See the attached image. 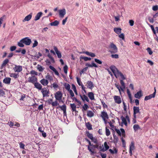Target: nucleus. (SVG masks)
I'll return each mask as SVG.
<instances>
[{
  "label": "nucleus",
  "instance_id": "1",
  "mask_svg": "<svg viewBox=\"0 0 158 158\" xmlns=\"http://www.w3.org/2000/svg\"><path fill=\"white\" fill-rule=\"evenodd\" d=\"M110 68L116 78H117V77L119 76L121 77L122 79L121 80H123L126 79V78L124 76L122 73L119 71L115 66L114 65H111L110 67Z\"/></svg>",
  "mask_w": 158,
  "mask_h": 158
},
{
  "label": "nucleus",
  "instance_id": "2",
  "mask_svg": "<svg viewBox=\"0 0 158 158\" xmlns=\"http://www.w3.org/2000/svg\"><path fill=\"white\" fill-rule=\"evenodd\" d=\"M109 48L110 49L109 52L111 54L116 53L118 52V48L115 44L113 43L110 44Z\"/></svg>",
  "mask_w": 158,
  "mask_h": 158
},
{
  "label": "nucleus",
  "instance_id": "3",
  "mask_svg": "<svg viewBox=\"0 0 158 158\" xmlns=\"http://www.w3.org/2000/svg\"><path fill=\"white\" fill-rule=\"evenodd\" d=\"M22 42L26 45H29L31 43V40L28 37L22 39Z\"/></svg>",
  "mask_w": 158,
  "mask_h": 158
},
{
  "label": "nucleus",
  "instance_id": "4",
  "mask_svg": "<svg viewBox=\"0 0 158 158\" xmlns=\"http://www.w3.org/2000/svg\"><path fill=\"white\" fill-rule=\"evenodd\" d=\"M38 79L35 76H32L28 78V81L29 82L31 83L34 84L36 82H37Z\"/></svg>",
  "mask_w": 158,
  "mask_h": 158
},
{
  "label": "nucleus",
  "instance_id": "5",
  "mask_svg": "<svg viewBox=\"0 0 158 158\" xmlns=\"http://www.w3.org/2000/svg\"><path fill=\"white\" fill-rule=\"evenodd\" d=\"M58 12L59 16L61 18H63L66 13V10L65 9L59 10Z\"/></svg>",
  "mask_w": 158,
  "mask_h": 158
},
{
  "label": "nucleus",
  "instance_id": "6",
  "mask_svg": "<svg viewBox=\"0 0 158 158\" xmlns=\"http://www.w3.org/2000/svg\"><path fill=\"white\" fill-rule=\"evenodd\" d=\"M22 67L21 65H15L13 69L15 72H20L22 70Z\"/></svg>",
  "mask_w": 158,
  "mask_h": 158
},
{
  "label": "nucleus",
  "instance_id": "7",
  "mask_svg": "<svg viewBox=\"0 0 158 158\" xmlns=\"http://www.w3.org/2000/svg\"><path fill=\"white\" fill-rule=\"evenodd\" d=\"M143 95V93L141 90L137 92L135 94L134 96L136 98L139 99Z\"/></svg>",
  "mask_w": 158,
  "mask_h": 158
},
{
  "label": "nucleus",
  "instance_id": "8",
  "mask_svg": "<svg viewBox=\"0 0 158 158\" xmlns=\"http://www.w3.org/2000/svg\"><path fill=\"white\" fill-rule=\"evenodd\" d=\"M87 149L89 152H90L91 155L93 154L96 153L95 152V149L94 148L91 146H87Z\"/></svg>",
  "mask_w": 158,
  "mask_h": 158
},
{
  "label": "nucleus",
  "instance_id": "9",
  "mask_svg": "<svg viewBox=\"0 0 158 158\" xmlns=\"http://www.w3.org/2000/svg\"><path fill=\"white\" fill-rule=\"evenodd\" d=\"M41 90L44 97L48 96V90H47L45 88L42 89Z\"/></svg>",
  "mask_w": 158,
  "mask_h": 158
},
{
  "label": "nucleus",
  "instance_id": "10",
  "mask_svg": "<svg viewBox=\"0 0 158 158\" xmlns=\"http://www.w3.org/2000/svg\"><path fill=\"white\" fill-rule=\"evenodd\" d=\"M62 93L61 91L57 92L55 94V97L56 99H61L62 97Z\"/></svg>",
  "mask_w": 158,
  "mask_h": 158
},
{
  "label": "nucleus",
  "instance_id": "11",
  "mask_svg": "<svg viewBox=\"0 0 158 158\" xmlns=\"http://www.w3.org/2000/svg\"><path fill=\"white\" fill-rule=\"evenodd\" d=\"M133 115L134 117L135 118L136 114L139 113V107L136 106H134L133 107Z\"/></svg>",
  "mask_w": 158,
  "mask_h": 158
},
{
  "label": "nucleus",
  "instance_id": "12",
  "mask_svg": "<svg viewBox=\"0 0 158 158\" xmlns=\"http://www.w3.org/2000/svg\"><path fill=\"white\" fill-rule=\"evenodd\" d=\"M53 49L56 54L58 57V58H61L62 57L61 54V52L58 50L56 46H54Z\"/></svg>",
  "mask_w": 158,
  "mask_h": 158
},
{
  "label": "nucleus",
  "instance_id": "13",
  "mask_svg": "<svg viewBox=\"0 0 158 158\" xmlns=\"http://www.w3.org/2000/svg\"><path fill=\"white\" fill-rule=\"evenodd\" d=\"M70 107L71 108L72 111L73 112H75V113H77L78 111L76 110V105L75 103L70 104Z\"/></svg>",
  "mask_w": 158,
  "mask_h": 158
},
{
  "label": "nucleus",
  "instance_id": "14",
  "mask_svg": "<svg viewBox=\"0 0 158 158\" xmlns=\"http://www.w3.org/2000/svg\"><path fill=\"white\" fill-rule=\"evenodd\" d=\"M40 82L43 85L45 86L48 85L49 82L48 80L43 78L40 81Z\"/></svg>",
  "mask_w": 158,
  "mask_h": 158
},
{
  "label": "nucleus",
  "instance_id": "15",
  "mask_svg": "<svg viewBox=\"0 0 158 158\" xmlns=\"http://www.w3.org/2000/svg\"><path fill=\"white\" fill-rule=\"evenodd\" d=\"M101 116L102 118L103 119H108L109 118L108 116L107 113L105 111L102 112Z\"/></svg>",
  "mask_w": 158,
  "mask_h": 158
},
{
  "label": "nucleus",
  "instance_id": "16",
  "mask_svg": "<svg viewBox=\"0 0 158 158\" xmlns=\"http://www.w3.org/2000/svg\"><path fill=\"white\" fill-rule=\"evenodd\" d=\"M59 107L61 110L63 111V114L64 116H66L67 114L66 112V106L65 104H64L62 106H60Z\"/></svg>",
  "mask_w": 158,
  "mask_h": 158
},
{
  "label": "nucleus",
  "instance_id": "17",
  "mask_svg": "<svg viewBox=\"0 0 158 158\" xmlns=\"http://www.w3.org/2000/svg\"><path fill=\"white\" fill-rule=\"evenodd\" d=\"M155 91L152 94H151L148 96H146L145 97L144 99H151L152 98H154L155 97L156 93V90L155 88H154Z\"/></svg>",
  "mask_w": 158,
  "mask_h": 158
},
{
  "label": "nucleus",
  "instance_id": "18",
  "mask_svg": "<svg viewBox=\"0 0 158 158\" xmlns=\"http://www.w3.org/2000/svg\"><path fill=\"white\" fill-rule=\"evenodd\" d=\"M85 53L88 56H90L91 57H94L96 56V55L94 53H93L91 52H89L88 51L84 52H80V53Z\"/></svg>",
  "mask_w": 158,
  "mask_h": 158
},
{
  "label": "nucleus",
  "instance_id": "19",
  "mask_svg": "<svg viewBox=\"0 0 158 158\" xmlns=\"http://www.w3.org/2000/svg\"><path fill=\"white\" fill-rule=\"evenodd\" d=\"M87 87L90 89H92L94 87V85L93 82L91 81H88L87 83Z\"/></svg>",
  "mask_w": 158,
  "mask_h": 158
},
{
  "label": "nucleus",
  "instance_id": "20",
  "mask_svg": "<svg viewBox=\"0 0 158 158\" xmlns=\"http://www.w3.org/2000/svg\"><path fill=\"white\" fill-rule=\"evenodd\" d=\"M35 87L39 90H41L42 89V86L41 84L38 82H36L34 84Z\"/></svg>",
  "mask_w": 158,
  "mask_h": 158
},
{
  "label": "nucleus",
  "instance_id": "21",
  "mask_svg": "<svg viewBox=\"0 0 158 158\" xmlns=\"http://www.w3.org/2000/svg\"><path fill=\"white\" fill-rule=\"evenodd\" d=\"M87 116L88 117L91 118L94 115V112L91 110H87Z\"/></svg>",
  "mask_w": 158,
  "mask_h": 158
},
{
  "label": "nucleus",
  "instance_id": "22",
  "mask_svg": "<svg viewBox=\"0 0 158 158\" xmlns=\"http://www.w3.org/2000/svg\"><path fill=\"white\" fill-rule=\"evenodd\" d=\"M42 14V13L41 12L38 13L35 17L34 20L37 21L38 20L41 16Z\"/></svg>",
  "mask_w": 158,
  "mask_h": 158
},
{
  "label": "nucleus",
  "instance_id": "23",
  "mask_svg": "<svg viewBox=\"0 0 158 158\" xmlns=\"http://www.w3.org/2000/svg\"><path fill=\"white\" fill-rule=\"evenodd\" d=\"M32 14L30 13L29 15H27L25 17L24 19L23 20V21L24 22L26 21H28L30 20L31 19L32 17Z\"/></svg>",
  "mask_w": 158,
  "mask_h": 158
},
{
  "label": "nucleus",
  "instance_id": "24",
  "mask_svg": "<svg viewBox=\"0 0 158 158\" xmlns=\"http://www.w3.org/2000/svg\"><path fill=\"white\" fill-rule=\"evenodd\" d=\"M11 80V79L10 77H7L4 79L3 82L6 84H10V82Z\"/></svg>",
  "mask_w": 158,
  "mask_h": 158
},
{
  "label": "nucleus",
  "instance_id": "25",
  "mask_svg": "<svg viewBox=\"0 0 158 158\" xmlns=\"http://www.w3.org/2000/svg\"><path fill=\"white\" fill-rule=\"evenodd\" d=\"M120 81L122 86L120 87V88L121 90L123 91L125 87V83L122 80H120Z\"/></svg>",
  "mask_w": 158,
  "mask_h": 158
},
{
  "label": "nucleus",
  "instance_id": "26",
  "mask_svg": "<svg viewBox=\"0 0 158 158\" xmlns=\"http://www.w3.org/2000/svg\"><path fill=\"white\" fill-rule=\"evenodd\" d=\"M46 79L49 80L50 82H51L53 81V78L52 76L50 75L48 73L47 75L45 76V77Z\"/></svg>",
  "mask_w": 158,
  "mask_h": 158
},
{
  "label": "nucleus",
  "instance_id": "27",
  "mask_svg": "<svg viewBox=\"0 0 158 158\" xmlns=\"http://www.w3.org/2000/svg\"><path fill=\"white\" fill-rule=\"evenodd\" d=\"M86 127L88 130H91L92 129V125L89 122L85 123Z\"/></svg>",
  "mask_w": 158,
  "mask_h": 158
},
{
  "label": "nucleus",
  "instance_id": "28",
  "mask_svg": "<svg viewBox=\"0 0 158 158\" xmlns=\"http://www.w3.org/2000/svg\"><path fill=\"white\" fill-rule=\"evenodd\" d=\"M86 66H88V67H94L95 68L98 67V65H97L94 62L92 63L91 64H86Z\"/></svg>",
  "mask_w": 158,
  "mask_h": 158
},
{
  "label": "nucleus",
  "instance_id": "29",
  "mask_svg": "<svg viewBox=\"0 0 158 158\" xmlns=\"http://www.w3.org/2000/svg\"><path fill=\"white\" fill-rule=\"evenodd\" d=\"M121 29L119 28H114V31L117 34H118L121 32Z\"/></svg>",
  "mask_w": 158,
  "mask_h": 158
},
{
  "label": "nucleus",
  "instance_id": "30",
  "mask_svg": "<svg viewBox=\"0 0 158 158\" xmlns=\"http://www.w3.org/2000/svg\"><path fill=\"white\" fill-rule=\"evenodd\" d=\"M9 60L8 59H6L3 61V63L2 64V69L3 67L6 65L8 63Z\"/></svg>",
  "mask_w": 158,
  "mask_h": 158
},
{
  "label": "nucleus",
  "instance_id": "31",
  "mask_svg": "<svg viewBox=\"0 0 158 158\" xmlns=\"http://www.w3.org/2000/svg\"><path fill=\"white\" fill-rule=\"evenodd\" d=\"M86 135L91 140H92L94 138L93 135L92 134L90 133L88 131L86 132Z\"/></svg>",
  "mask_w": 158,
  "mask_h": 158
},
{
  "label": "nucleus",
  "instance_id": "32",
  "mask_svg": "<svg viewBox=\"0 0 158 158\" xmlns=\"http://www.w3.org/2000/svg\"><path fill=\"white\" fill-rule=\"evenodd\" d=\"M59 22L57 20H55L50 23V25L52 26H57L59 25Z\"/></svg>",
  "mask_w": 158,
  "mask_h": 158
},
{
  "label": "nucleus",
  "instance_id": "33",
  "mask_svg": "<svg viewBox=\"0 0 158 158\" xmlns=\"http://www.w3.org/2000/svg\"><path fill=\"white\" fill-rule=\"evenodd\" d=\"M80 59H83L85 61H87L88 60H90L91 59L90 57H88L86 56H81L80 57Z\"/></svg>",
  "mask_w": 158,
  "mask_h": 158
},
{
  "label": "nucleus",
  "instance_id": "34",
  "mask_svg": "<svg viewBox=\"0 0 158 158\" xmlns=\"http://www.w3.org/2000/svg\"><path fill=\"white\" fill-rule=\"evenodd\" d=\"M10 76L11 77H13L15 79H16L18 78L19 75L18 74H16L15 73H11L10 74Z\"/></svg>",
  "mask_w": 158,
  "mask_h": 158
},
{
  "label": "nucleus",
  "instance_id": "35",
  "mask_svg": "<svg viewBox=\"0 0 158 158\" xmlns=\"http://www.w3.org/2000/svg\"><path fill=\"white\" fill-rule=\"evenodd\" d=\"M121 119L122 120L123 123L125 125L127 126V122L126 118L123 116H122L121 117Z\"/></svg>",
  "mask_w": 158,
  "mask_h": 158
},
{
  "label": "nucleus",
  "instance_id": "36",
  "mask_svg": "<svg viewBox=\"0 0 158 158\" xmlns=\"http://www.w3.org/2000/svg\"><path fill=\"white\" fill-rule=\"evenodd\" d=\"M133 129L135 131H136L138 129H140L139 126L138 124H135L134 125L133 127Z\"/></svg>",
  "mask_w": 158,
  "mask_h": 158
},
{
  "label": "nucleus",
  "instance_id": "37",
  "mask_svg": "<svg viewBox=\"0 0 158 158\" xmlns=\"http://www.w3.org/2000/svg\"><path fill=\"white\" fill-rule=\"evenodd\" d=\"M109 151L111 154H116L118 152V150L116 148H114V150L113 151L111 149H109Z\"/></svg>",
  "mask_w": 158,
  "mask_h": 158
},
{
  "label": "nucleus",
  "instance_id": "38",
  "mask_svg": "<svg viewBox=\"0 0 158 158\" xmlns=\"http://www.w3.org/2000/svg\"><path fill=\"white\" fill-rule=\"evenodd\" d=\"M23 41L22 40V39L20 40L19 42H18V45L20 47H24V44L23 42H22Z\"/></svg>",
  "mask_w": 158,
  "mask_h": 158
},
{
  "label": "nucleus",
  "instance_id": "39",
  "mask_svg": "<svg viewBox=\"0 0 158 158\" xmlns=\"http://www.w3.org/2000/svg\"><path fill=\"white\" fill-rule=\"evenodd\" d=\"M135 148L134 142H131V144L130 146V148L129 150H133Z\"/></svg>",
  "mask_w": 158,
  "mask_h": 158
},
{
  "label": "nucleus",
  "instance_id": "40",
  "mask_svg": "<svg viewBox=\"0 0 158 158\" xmlns=\"http://www.w3.org/2000/svg\"><path fill=\"white\" fill-rule=\"evenodd\" d=\"M88 96L89 97V99H94V94L92 92H89L88 94Z\"/></svg>",
  "mask_w": 158,
  "mask_h": 158
},
{
  "label": "nucleus",
  "instance_id": "41",
  "mask_svg": "<svg viewBox=\"0 0 158 158\" xmlns=\"http://www.w3.org/2000/svg\"><path fill=\"white\" fill-rule=\"evenodd\" d=\"M110 132L109 129L107 127H106V134L107 136H109L110 135Z\"/></svg>",
  "mask_w": 158,
  "mask_h": 158
},
{
  "label": "nucleus",
  "instance_id": "42",
  "mask_svg": "<svg viewBox=\"0 0 158 158\" xmlns=\"http://www.w3.org/2000/svg\"><path fill=\"white\" fill-rule=\"evenodd\" d=\"M89 108L88 105L86 104H85L84 106L82 107V110L84 112V110L86 111Z\"/></svg>",
  "mask_w": 158,
  "mask_h": 158
},
{
  "label": "nucleus",
  "instance_id": "43",
  "mask_svg": "<svg viewBox=\"0 0 158 158\" xmlns=\"http://www.w3.org/2000/svg\"><path fill=\"white\" fill-rule=\"evenodd\" d=\"M104 146L105 148L104 149L105 151L107 150L109 148V146L107 145V143L106 142H105L104 143Z\"/></svg>",
  "mask_w": 158,
  "mask_h": 158
},
{
  "label": "nucleus",
  "instance_id": "44",
  "mask_svg": "<svg viewBox=\"0 0 158 158\" xmlns=\"http://www.w3.org/2000/svg\"><path fill=\"white\" fill-rule=\"evenodd\" d=\"M44 68H43V67L39 65H37V69L39 70V71H40V72H42V71H43V70H44Z\"/></svg>",
  "mask_w": 158,
  "mask_h": 158
},
{
  "label": "nucleus",
  "instance_id": "45",
  "mask_svg": "<svg viewBox=\"0 0 158 158\" xmlns=\"http://www.w3.org/2000/svg\"><path fill=\"white\" fill-rule=\"evenodd\" d=\"M111 57L113 58L118 59L119 57V56L117 54H112L111 55Z\"/></svg>",
  "mask_w": 158,
  "mask_h": 158
},
{
  "label": "nucleus",
  "instance_id": "46",
  "mask_svg": "<svg viewBox=\"0 0 158 158\" xmlns=\"http://www.w3.org/2000/svg\"><path fill=\"white\" fill-rule=\"evenodd\" d=\"M63 69H64V73L65 74H66L67 73V71L68 70V67L67 66V65H65Z\"/></svg>",
  "mask_w": 158,
  "mask_h": 158
},
{
  "label": "nucleus",
  "instance_id": "47",
  "mask_svg": "<svg viewBox=\"0 0 158 158\" xmlns=\"http://www.w3.org/2000/svg\"><path fill=\"white\" fill-rule=\"evenodd\" d=\"M38 43L37 41L35 40H34V43H33V46H32V48H34L37 46L38 45Z\"/></svg>",
  "mask_w": 158,
  "mask_h": 158
},
{
  "label": "nucleus",
  "instance_id": "48",
  "mask_svg": "<svg viewBox=\"0 0 158 158\" xmlns=\"http://www.w3.org/2000/svg\"><path fill=\"white\" fill-rule=\"evenodd\" d=\"M98 149H99L100 150V151H102V152H105L104 148H103V145H102V146H101V145L100 146H98Z\"/></svg>",
  "mask_w": 158,
  "mask_h": 158
},
{
  "label": "nucleus",
  "instance_id": "49",
  "mask_svg": "<svg viewBox=\"0 0 158 158\" xmlns=\"http://www.w3.org/2000/svg\"><path fill=\"white\" fill-rule=\"evenodd\" d=\"M77 83L78 84V85L80 86L81 85V84H82V83L81 82V81L80 79V78H78V77H77Z\"/></svg>",
  "mask_w": 158,
  "mask_h": 158
},
{
  "label": "nucleus",
  "instance_id": "50",
  "mask_svg": "<svg viewBox=\"0 0 158 158\" xmlns=\"http://www.w3.org/2000/svg\"><path fill=\"white\" fill-rule=\"evenodd\" d=\"M101 100V102H102V106H103V107L104 108H107V105L105 104V103L103 102V99L102 100V99H100Z\"/></svg>",
  "mask_w": 158,
  "mask_h": 158
},
{
  "label": "nucleus",
  "instance_id": "51",
  "mask_svg": "<svg viewBox=\"0 0 158 158\" xmlns=\"http://www.w3.org/2000/svg\"><path fill=\"white\" fill-rule=\"evenodd\" d=\"M94 61L96 62L99 64H101L102 63L101 61L96 58L94 59Z\"/></svg>",
  "mask_w": 158,
  "mask_h": 158
},
{
  "label": "nucleus",
  "instance_id": "52",
  "mask_svg": "<svg viewBox=\"0 0 158 158\" xmlns=\"http://www.w3.org/2000/svg\"><path fill=\"white\" fill-rule=\"evenodd\" d=\"M120 131L122 133V135L123 137H125V131L123 128L120 129Z\"/></svg>",
  "mask_w": 158,
  "mask_h": 158
},
{
  "label": "nucleus",
  "instance_id": "53",
  "mask_svg": "<svg viewBox=\"0 0 158 158\" xmlns=\"http://www.w3.org/2000/svg\"><path fill=\"white\" fill-rule=\"evenodd\" d=\"M147 52H148L149 55H151L152 54L153 52L150 48H148L147 49Z\"/></svg>",
  "mask_w": 158,
  "mask_h": 158
},
{
  "label": "nucleus",
  "instance_id": "54",
  "mask_svg": "<svg viewBox=\"0 0 158 158\" xmlns=\"http://www.w3.org/2000/svg\"><path fill=\"white\" fill-rule=\"evenodd\" d=\"M19 145L20 148L23 149H25V145L24 144L22 143H19Z\"/></svg>",
  "mask_w": 158,
  "mask_h": 158
},
{
  "label": "nucleus",
  "instance_id": "55",
  "mask_svg": "<svg viewBox=\"0 0 158 158\" xmlns=\"http://www.w3.org/2000/svg\"><path fill=\"white\" fill-rule=\"evenodd\" d=\"M152 10L154 11H156L158 10V6H154L152 8Z\"/></svg>",
  "mask_w": 158,
  "mask_h": 158
},
{
  "label": "nucleus",
  "instance_id": "56",
  "mask_svg": "<svg viewBox=\"0 0 158 158\" xmlns=\"http://www.w3.org/2000/svg\"><path fill=\"white\" fill-rule=\"evenodd\" d=\"M75 102H76V104L77 106H80V105L81 104V102L79 101L78 100V99H75Z\"/></svg>",
  "mask_w": 158,
  "mask_h": 158
},
{
  "label": "nucleus",
  "instance_id": "57",
  "mask_svg": "<svg viewBox=\"0 0 158 158\" xmlns=\"http://www.w3.org/2000/svg\"><path fill=\"white\" fill-rule=\"evenodd\" d=\"M150 27H151V28L152 31H153L154 34H155L156 35V32L155 30V29H154L153 26L152 25H150Z\"/></svg>",
  "mask_w": 158,
  "mask_h": 158
},
{
  "label": "nucleus",
  "instance_id": "58",
  "mask_svg": "<svg viewBox=\"0 0 158 158\" xmlns=\"http://www.w3.org/2000/svg\"><path fill=\"white\" fill-rule=\"evenodd\" d=\"M127 92L129 99H131V94L128 89H127Z\"/></svg>",
  "mask_w": 158,
  "mask_h": 158
},
{
  "label": "nucleus",
  "instance_id": "59",
  "mask_svg": "<svg viewBox=\"0 0 158 158\" xmlns=\"http://www.w3.org/2000/svg\"><path fill=\"white\" fill-rule=\"evenodd\" d=\"M119 37L120 38H121L123 40H124L125 37H124V35L123 33H121L120 35H119Z\"/></svg>",
  "mask_w": 158,
  "mask_h": 158
},
{
  "label": "nucleus",
  "instance_id": "60",
  "mask_svg": "<svg viewBox=\"0 0 158 158\" xmlns=\"http://www.w3.org/2000/svg\"><path fill=\"white\" fill-rule=\"evenodd\" d=\"M58 105V102L56 101H55L54 102H52V106H56Z\"/></svg>",
  "mask_w": 158,
  "mask_h": 158
},
{
  "label": "nucleus",
  "instance_id": "61",
  "mask_svg": "<svg viewBox=\"0 0 158 158\" xmlns=\"http://www.w3.org/2000/svg\"><path fill=\"white\" fill-rule=\"evenodd\" d=\"M52 87L54 89H56L58 88L59 86L56 83H54L52 84Z\"/></svg>",
  "mask_w": 158,
  "mask_h": 158
},
{
  "label": "nucleus",
  "instance_id": "62",
  "mask_svg": "<svg viewBox=\"0 0 158 158\" xmlns=\"http://www.w3.org/2000/svg\"><path fill=\"white\" fill-rule=\"evenodd\" d=\"M16 47L15 46H12L10 47V50L11 51H13L15 50Z\"/></svg>",
  "mask_w": 158,
  "mask_h": 158
},
{
  "label": "nucleus",
  "instance_id": "63",
  "mask_svg": "<svg viewBox=\"0 0 158 158\" xmlns=\"http://www.w3.org/2000/svg\"><path fill=\"white\" fill-rule=\"evenodd\" d=\"M148 20L149 22L151 23H153L154 22L153 18L150 17L148 18Z\"/></svg>",
  "mask_w": 158,
  "mask_h": 158
},
{
  "label": "nucleus",
  "instance_id": "64",
  "mask_svg": "<svg viewBox=\"0 0 158 158\" xmlns=\"http://www.w3.org/2000/svg\"><path fill=\"white\" fill-rule=\"evenodd\" d=\"M30 73L32 74H34L36 75H38L37 72L34 70L31 71Z\"/></svg>",
  "mask_w": 158,
  "mask_h": 158
}]
</instances>
